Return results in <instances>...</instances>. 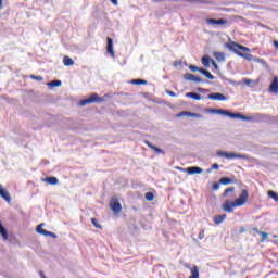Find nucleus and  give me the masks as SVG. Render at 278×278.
I'll return each instance as SVG.
<instances>
[{"label":"nucleus","mask_w":278,"mask_h":278,"mask_svg":"<svg viewBox=\"0 0 278 278\" xmlns=\"http://www.w3.org/2000/svg\"><path fill=\"white\" fill-rule=\"evenodd\" d=\"M103 101H105V98L99 97L98 93H92L89 98L80 100L78 105L84 108L85 105H90V103H103Z\"/></svg>","instance_id":"nucleus-1"},{"label":"nucleus","mask_w":278,"mask_h":278,"mask_svg":"<svg viewBox=\"0 0 278 278\" xmlns=\"http://www.w3.org/2000/svg\"><path fill=\"white\" fill-rule=\"evenodd\" d=\"M218 157H226V160H249L247 154H238L236 152L217 151Z\"/></svg>","instance_id":"nucleus-2"},{"label":"nucleus","mask_w":278,"mask_h":278,"mask_svg":"<svg viewBox=\"0 0 278 278\" xmlns=\"http://www.w3.org/2000/svg\"><path fill=\"white\" fill-rule=\"evenodd\" d=\"M226 48L229 49V51H232L233 53H236V51H245L248 53L251 51V49L235 41L226 43Z\"/></svg>","instance_id":"nucleus-3"},{"label":"nucleus","mask_w":278,"mask_h":278,"mask_svg":"<svg viewBox=\"0 0 278 278\" xmlns=\"http://www.w3.org/2000/svg\"><path fill=\"white\" fill-rule=\"evenodd\" d=\"M247 201H249V191L247 189H242L241 194L235 200V203H237L238 207H242Z\"/></svg>","instance_id":"nucleus-4"},{"label":"nucleus","mask_w":278,"mask_h":278,"mask_svg":"<svg viewBox=\"0 0 278 278\" xmlns=\"http://www.w3.org/2000/svg\"><path fill=\"white\" fill-rule=\"evenodd\" d=\"M178 170H184V173H188V175H201L203 173V168L199 166H191L187 168L178 167Z\"/></svg>","instance_id":"nucleus-5"},{"label":"nucleus","mask_w":278,"mask_h":278,"mask_svg":"<svg viewBox=\"0 0 278 278\" xmlns=\"http://www.w3.org/2000/svg\"><path fill=\"white\" fill-rule=\"evenodd\" d=\"M233 207H238L236 201L231 202L229 200H226L225 203L222 205V210L224 212H227L228 214L233 213Z\"/></svg>","instance_id":"nucleus-6"},{"label":"nucleus","mask_w":278,"mask_h":278,"mask_svg":"<svg viewBox=\"0 0 278 278\" xmlns=\"http://www.w3.org/2000/svg\"><path fill=\"white\" fill-rule=\"evenodd\" d=\"M110 207L112 212H115V214H119V212L123 210V205H121V202H118L116 198H112Z\"/></svg>","instance_id":"nucleus-7"},{"label":"nucleus","mask_w":278,"mask_h":278,"mask_svg":"<svg viewBox=\"0 0 278 278\" xmlns=\"http://www.w3.org/2000/svg\"><path fill=\"white\" fill-rule=\"evenodd\" d=\"M206 99H210L211 101H227V96L220 93V92H215V93H210Z\"/></svg>","instance_id":"nucleus-8"},{"label":"nucleus","mask_w":278,"mask_h":278,"mask_svg":"<svg viewBox=\"0 0 278 278\" xmlns=\"http://www.w3.org/2000/svg\"><path fill=\"white\" fill-rule=\"evenodd\" d=\"M106 52L109 53V55H111L112 58L115 56V52H114V39H112L111 37L106 38Z\"/></svg>","instance_id":"nucleus-9"},{"label":"nucleus","mask_w":278,"mask_h":278,"mask_svg":"<svg viewBox=\"0 0 278 278\" xmlns=\"http://www.w3.org/2000/svg\"><path fill=\"white\" fill-rule=\"evenodd\" d=\"M181 116H189L191 118H203V115L200 113H192L190 111H182L177 114L178 118H181Z\"/></svg>","instance_id":"nucleus-10"},{"label":"nucleus","mask_w":278,"mask_h":278,"mask_svg":"<svg viewBox=\"0 0 278 278\" xmlns=\"http://www.w3.org/2000/svg\"><path fill=\"white\" fill-rule=\"evenodd\" d=\"M206 23L207 25H227V23H229V21L225 20V18H206Z\"/></svg>","instance_id":"nucleus-11"},{"label":"nucleus","mask_w":278,"mask_h":278,"mask_svg":"<svg viewBox=\"0 0 278 278\" xmlns=\"http://www.w3.org/2000/svg\"><path fill=\"white\" fill-rule=\"evenodd\" d=\"M0 197L4 201H7V203H11L12 202V197H10V192H8L5 190V188H3V185H0Z\"/></svg>","instance_id":"nucleus-12"},{"label":"nucleus","mask_w":278,"mask_h":278,"mask_svg":"<svg viewBox=\"0 0 278 278\" xmlns=\"http://www.w3.org/2000/svg\"><path fill=\"white\" fill-rule=\"evenodd\" d=\"M269 92L278 94V77L275 76L269 85Z\"/></svg>","instance_id":"nucleus-13"},{"label":"nucleus","mask_w":278,"mask_h":278,"mask_svg":"<svg viewBox=\"0 0 278 278\" xmlns=\"http://www.w3.org/2000/svg\"><path fill=\"white\" fill-rule=\"evenodd\" d=\"M252 118H253V121H256V122L270 121V115H266L263 113H256Z\"/></svg>","instance_id":"nucleus-14"},{"label":"nucleus","mask_w":278,"mask_h":278,"mask_svg":"<svg viewBox=\"0 0 278 278\" xmlns=\"http://www.w3.org/2000/svg\"><path fill=\"white\" fill-rule=\"evenodd\" d=\"M219 184L222 186H229V184H238V180L230 178V177H222L219 179Z\"/></svg>","instance_id":"nucleus-15"},{"label":"nucleus","mask_w":278,"mask_h":278,"mask_svg":"<svg viewBox=\"0 0 278 278\" xmlns=\"http://www.w3.org/2000/svg\"><path fill=\"white\" fill-rule=\"evenodd\" d=\"M236 55H239V58H243L248 62H252V60L253 61L255 60V56H253V54H251V53H243L240 51H236Z\"/></svg>","instance_id":"nucleus-16"},{"label":"nucleus","mask_w":278,"mask_h":278,"mask_svg":"<svg viewBox=\"0 0 278 278\" xmlns=\"http://www.w3.org/2000/svg\"><path fill=\"white\" fill-rule=\"evenodd\" d=\"M226 219H227V214H222L213 217V222L215 223V225H220Z\"/></svg>","instance_id":"nucleus-17"},{"label":"nucleus","mask_w":278,"mask_h":278,"mask_svg":"<svg viewBox=\"0 0 278 278\" xmlns=\"http://www.w3.org/2000/svg\"><path fill=\"white\" fill-rule=\"evenodd\" d=\"M185 97H187L188 99H193L194 101H201L202 99L201 94L197 92H187Z\"/></svg>","instance_id":"nucleus-18"},{"label":"nucleus","mask_w":278,"mask_h":278,"mask_svg":"<svg viewBox=\"0 0 278 278\" xmlns=\"http://www.w3.org/2000/svg\"><path fill=\"white\" fill-rule=\"evenodd\" d=\"M199 73H201V75H204V77H206L207 79H216V77H214V75H212V73L205 68H200Z\"/></svg>","instance_id":"nucleus-19"},{"label":"nucleus","mask_w":278,"mask_h":278,"mask_svg":"<svg viewBox=\"0 0 278 278\" xmlns=\"http://www.w3.org/2000/svg\"><path fill=\"white\" fill-rule=\"evenodd\" d=\"M0 236L3 240H8L9 235H8V229L3 227V224L0 222Z\"/></svg>","instance_id":"nucleus-20"},{"label":"nucleus","mask_w":278,"mask_h":278,"mask_svg":"<svg viewBox=\"0 0 278 278\" xmlns=\"http://www.w3.org/2000/svg\"><path fill=\"white\" fill-rule=\"evenodd\" d=\"M47 86H49L50 88H60V86H62V80H51L47 83Z\"/></svg>","instance_id":"nucleus-21"},{"label":"nucleus","mask_w":278,"mask_h":278,"mask_svg":"<svg viewBox=\"0 0 278 278\" xmlns=\"http://www.w3.org/2000/svg\"><path fill=\"white\" fill-rule=\"evenodd\" d=\"M45 181L47 182V184H50V186H58V177H55V176H50V177H47L46 179H45Z\"/></svg>","instance_id":"nucleus-22"},{"label":"nucleus","mask_w":278,"mask_h":278,"mask_svg":"<svg viewBox=\"0 0 278 278\" xmlns=\"http://www.w3.org/2000/svg\"><path fill=\"white\" fill-rule=\"evenodd\" d=\"M222 116H228V118H236L237 113H231L229 110L222 109Z\"/></svg>","instance_id":"nucleus-23"},{"label":"nucleus","mask_w":278,"mask_h":278,"mask_svg":"<svg viewBox=\"0 0 278 278\" xmlns=\"http://www.w3.org/2000/svg\"><path fill=\"white\" fill-rule=\"evenodd\" d=\"M215 60H217V62H225V53L223 52H214L213 53Z\"/></svg>","instance_id":"nucleus-24"},{"label":"nucleus","mask_w":278,"mask_h":278,"mask_svg":"<svg viewBox=\"0 0 278 278\" xmlns=\"http://www.w3.org/2000/svg\"><path fill=\"white\" fill-rule=\"evenodd\" d=\"M201 62L203 64V66H205V68H210V62L212 64V60L208 55H204L202 59H201Z\"/></svg>","instance_id":"nucleus-25"},{"label":"nucleus","mask_w":278,"mask_h":278,"mask_svg":"<svg viewBox=\"0 0 278 278\" xmlns=\"http://www.w3.org/2000/svg\"><path fill=\"white\" fill-rule=\"evenodd\" d=\"M254 62H258V64H262L264 66V68H266V71H268L269 66H268V63L266 62V60L254 56Z\"/></svg>","instance_id":"nucleus-26"},{"label":"nucleus","mask_w":278,"mask_h":278,"mask_svg":"<svg viewBox=\"0 0 278 278\" xmlns=\"http://www.w3.org/2000/svg\"><path fill=\"white\" fill-rule=\"evenodd\" d=\"M236 118H239V121H248V122L253 121V116L242 115V113H237Z\"/></svg>","instance_id":"nucleus-27"},{"label":"nucleus","mask_w":278,"mask_h":278,"mask_svg":"<svg viewBox=\"0 0 278 278\" xmlns=\"http://www.w3.org/2000/svg\"><path fill=\"white\" fill-rule=\"evenodd\" d=\"M63 64L64 66H73V64H75V61H73V59H71L70 56H64Z\"/></svg>","instance_id":"nucleus-28"},{"label":"nucleus","mask_w":278,"mask_h":278,"mask_svg":"<svg viewBox=\"0 0 278 278\" xmlns=\"http://www.w3.org/2000/svg\"><path fill=\"white\" fill-rule=\"evenodd\" d=\"M189 278H199V267L197 265L191 268V276Z\"/></svg>","instance_id":"nucleus-29"},{"label":"nucleus","mask_w":278,"mask_h":278,"mask_svg":"<svg viewBox=\"0 0 278 278\" xmlns=\"http://www.w3.org/2000/svg\"><path fill=\"white\" fill-rule=\"evenodd\" d=\"M194 77H195L194 74H190V73L184 74L185 81H194Z\"/></svg>","instance_id":"nucleus-30"},{"label":"nucleus","mask_w":278,"mask_h":278,"mask_svg":"<svg viewBox=\"0 0 278 278\" xmlns=\"http://www.w3.org/2000/svg\"><path fill=\"white\" fill-rule=\"evenodd\" d=\"M231 192H236V187H228L227 189H225L223 197L227 198V197H229V193H231Z\"/></svg>","instance_id":"nucleus-31"},{"label":"nucleus","mask_w":278,"mask_h":278,"mask_svg":"<svg viewBox=\"0 0 278 278\" xmlns=\"http://www.w3.org/2000/svg\"><path fill=\"white\" fill-rule=\"evenodd\" d=\"M267 194L270 199H273L274 201H276V203H278V193L276 191L269 190Z\"/></svg>","instance_id":"nucleus-32"},{"label":"nucleus","mask_w":278,"mask_h":278,"mask_svg":"<svg viewBox=\"0 0 278 278\" xmlns=\"http://www.w3.org/2000/svg\"><path fill=\"white\" fill-rule=\"evenodd\" d=\"M43 226H45V224H40L36 228L37 233H40V236H45L47 232V230L42 228Z\"/></svg>","instance_id":"nucleus-33"},{"label":"nucleus","mask_w":278,"mask_h":278,"mask_svg":"<svg viewBox=\"0 0 278 278\" xmlns=\"http://www.w3.org/2000/svg\"><path fill=\"white\" fill-rule=\"evenodd\" d=\"M144 197L147 201H153V199H155V194L151 191L147 192Z\"/></svg>","instance_id":"nucleus-34"},{"label":"nucleus","mask_w":278,"mask_h":278,"mask_svg":"<svg viewBox=\"0 0 278 278\" xmlns=\"http://www.w3.org/2000/svg\"><path fill=\"white\" fill-rule=\"evenodd\" d=\"M223 109H207L206 112L210 114H220Z\"/></svg>","instance_id":"nucleus-35"},{"label":"nucleus","mask_w":278,"mask_h":278,"mask_svg":"<svg viewBox=\"0 0 278 278\" xmlns=\"http://www.w3.org/2000/svg\"><path fill=\"white\" fill-rule=\"evenodd\" d=\"M257 233L262 237L261 242H264L268 239V235L264 231H257Z\"/></svg>","instance_id":"nucleus-36"},{"label":"nucleus","mask_w":278,"mask_h":278,"mask_svg":"<svg viewBox=\"0 0 278 278\" xmlns=\"http://www.w3.org/2000/svg\"><path fill=\"white\" fill-rule=\"evenodd\" d=\"M30 79H34L35 81H43L45 78L42 76H36V75H30Z\"/></svg>","instance_id":"nucleus-37"},{"label":"nucleus","mask_w":278,"mask_h":278,"mask_svg":"<svg viewBox=\"0 0 278 278\" xmlns=\"http://www.w3.org/2000/svg\"><path fill=\"white\" fill-rule=\"evenodd\" d=\"M91 223L92 225L97 228V229H101L102 226L99 224V222H97V218H91Z\"/></svg>","instance_id":"nucleus-38"},{"label":"nucleus","mask_w":278,"mask_h":278,"mask_svg":"<svg viewBox=\"0 0 278 278\" xmlns=\"http://www.w3.org/2000/svg\"><path fill=\"white\" fill-rule=\"evenodd\" d=\"M189 70H191L192 73H199V71H201V67H198L197 65H189Z\"/></svg>","instance_id":"nucleus-39"},{"label":"nucleus","mask_w":278,"mask_h":278,"mask_svg":"<svg viewBox=\"0 0 278 278\" xmlns=\"http://www.w3.org/2000/svg\"><path fill=\"white\" fill-rule=\"evenodd\" d=\"M43 236L49 237V238H58V235H55V232L48 231V230H46V235H43Z\"/></svg>","instance_id":"nucleus-40"},{"label":"nucleus","mask_w":278,"mask_h":278,"mask_svg":"<svg viewBox=\"0 0 278 278\" xmlns=\"http://www.w3.org/2000/svg\"><path fill=\"white\" fill-rule=\"evenodd\" d=\"M152 151H155V153L164 155V151L162 150V148H157L156 146L152 147Z\"/></svg>","instance_id":"nucleus-41"},{"label":"nucleus","mask_w":278,"mask_h":278,"mask_svg":"<svg viewBox=\"0 0 278 278\" xmlns=\"http://www.w3.org/2000/svg\"><path fill=\"white\" fill-rule=\"evenodd\" d=\"M130 84H132V86H140V78L130 80Z\"/></svg>","instance_id":"nucleus-42"},{"label":"nucleus","mask_w":278,"mask_h":278,"mask_svg":"<svg viewBox=\"0 0 278 278\" xmlns=\"http://www.w3.org/2000/svg\"><path fill=\"white\" fill-rule=\"evenodd\" d=\"M243 84H245V86H251V84H253V80L249 78H243Z\"/></svg>","instance_id":"nucleus-43"},{"label":"nucleus","mask_w":278,"mask_h":278,"mask_svg":"<svg viewBox=\"0 0 278 278\" xmlns=\"http://www.w3.org/2000/svg\"><path fill=\"white\" fill-rule=\"evenodd\" d=\"M165 92H166V94H168L169 97H177V93H175V92L172 91V90L166 89Z\"/></svg>","instance_id":"nucleus-44"},{"label":"nucleus","mask_w":278,"mask_h":278,"mask_svg":"<svg viewBox=\"0 0 278 278\" xmlns=\"http://www.w3.org/2000/svg\"><path fill=\"white\" fill-rule=\"evenodd\" d=\"M199 240H203L205 238V230H201L198 236Z\"/></svg>","instance_id":"nucleus-45"},{"label":"nucleus","mask_w":278,"mask_h":278,"mask_svg":"<svg viewBox=\"0 0 278 278\" xmlns=\"http://www.w3.org/2000/svg\"><path fill=\"white\" fill-rule=\"evenodd\" d=\"M213 190H219L220 189V182H215L212 186Z\"/></svg>","instance_id":"nucleus-46"},{"label":"nucleus","mask_w":278,"mask_h":278,"mask_svg":"<svg viewBox=\"0 0 278 278\" xmlns=\"http://www.w3.org/2000/svg\"><path fill=\"white\" fill-rule=\"evenodd\" d=\"M193 81H195V84H201V81H203V79L199 76H194Z\"/></svg>","instance_id":"nucleus-47"},{"label":"nucleus","mask_w":278,"mask_h":278,"mask_svg":"<svg viewBox=\"0 0 278 278\" xmlns=\"http://www.w3.org/2000/svg\"><path fill=\"white\" fill-rule=\"evenodd\" d=\"M222 79H225L226 81H229V84H231L232 86H236V81L231 80V79H228L227 77L225 76H222Z\"/></svg>","instance_id":"nucleus-48"},{"label":"nucleus","mask_w":278,"mask_h":278,"mask_svg":"<svg viewBox=\"0 0 278 278\" xmlns=\"http://www.w3.org/2000/svg\"><path fill=\"white\" fill-rule=\"evenodd\" d=\"M197 90H198V92H201L202 94L205 93V92H210L208 89H204V88H201V87H199Z\"/></svg>","instance_id":"nucleus-49"},{"label":"nucleus","mask_w":278,"mask_h":278,"mask_svg":"<svg viewBox=\"0 0 278 278\" xmlns=\"http://www.w3.org/2000/svg\"><path fill=\"white\" fill-rule=\"evenodd\" d=\"M211 168H212L213 170H218V168H220V165H218V163H214V164L211 166Z\"/></svg>","instance_id":"nucleus-50"},{"label":"nucleus","mask_w":278,"mask_h":278,"mask_svg":"<svg viewBox=\"0 0 278 278\" xmlns=\"http://www.w3.org/2000/svg\"><path fill=\"white\" fill-rule=\"evenodd\" d=\"M212 66L215 68V71H219V67H218V64L217 63H215V61L214 60H212Z\"/></svg>","instance_id":"nucleus-51"},{"label":"nucleus","mask_w":278,"mask_h":278,"mask_svg":"<svg viewBox=\"0 0 278 278\" xmlns=\"http://www.w3.org/2000/svg\"><path fill=\"white\" fill-rule=\"evenodd\" d=\"M140 86H147L149 84V81L144 80V79H140Z\"/></svg>","instance_id":"nucleus-52"},{"label":"nucleus","mask_w":278,"mask_h":278,"mask_svg":"<svg viewBox=\"0 0 278 278\" xmlns=\"http://www.w3.org/2000/svg\"><path fill=\"white\" fill-rule=\"evenodd\" d=\"M146 144H147V147H149V148L152 149V150H153V147H155V146H153V143H151L150 141H146Z\"/></svg>","instance_id":"nucleus-53"},{"label":"nucleus","mask_w":278,"mask_h":278,"mask_svg":"<svg viewBox=\"0 0 278 278\" xmlns=\"http://www.w3.org/2000/svg\"><path fill=\"white\" fill-rule=\"evenodd\" d=\"M113 5H118V0H110Z\"/></svg>","instance_id":"nucleus-54"},{"label":"nucleus","mask_w":278,"mask_h":278,"mask_svg":"<svg viewBox=\"0 0 278 278\" xmlns=\"http://www.w3.org/2000/svg\"><path fill=\"white\" fill-rule=\"evenodd\" d=\"M39 275H40L41 278H48L47 276H45L43 271H40Z\"/></svg>","instance_id":"nucleus-55"},{"label":"nucleus","mask_w":278,"mask_h":278,"mask_svg":"<svg viewBox=\"0 0 278 278\" xmlns=\"http://www.w3.org/2000/svg\"><path fill=\"white\" fill-rule=\"evenodd\" d=\"M154 3H162V1H166V0H152Z\"/></svg>","instance_id":"nucleus-56"},{"label":"nucleus","mask_w":278,"mask_h":278,"mask_svg":"<svg viewBox=\"0 0 278 278\" xmlns=\"http://www.w3.org/2000/svg\"><path fill=\"white\" fill-rule=\"evenodd\" d=\"M212 170H214V169H212V167H210L208 169H206V173H212Z\"/></svg>","instance_id":"nucleus-57"},{"label":"nucleus","mask_w":278,"mask_h":278,"mask_svg":"<svg viewBox=\"0 0 278 278\" xmlns=\"http://www.w3.org/2000/svg\"><path fill=\"white\" fill-rule=\"evenodd\" d=\"M253 231H255L257 233V231H260V229H257V227L252 229Z\"/></svg>","instance_id":"nucleus-58"},{"label":"nucleus","mask_w":278,"mask_h":278,"mask_svg":"<svg viewBox=\"0 0 278 278\" xmlns=\"http://www.w3.org/2000/svg\"><path fill=\"white\" fill-rule=\"evenodd\" d=\"M240 233H244V228H240Z\"/></svg>","instance_id":"nucleus-59"},{"label":"nucleus","mask_w":278,"mask_h":278,"mask_svg":"<svg viewBox=\"0 0 278 278\" xmlns=\"http://www.w3.org/2000/svg\"><path fill=\"white\" fill-rule=\"evenodd\" d=\"M3 5V0H0V8Z\"/></svg>","instance_id":"nucleus-60"}]
</instances>
